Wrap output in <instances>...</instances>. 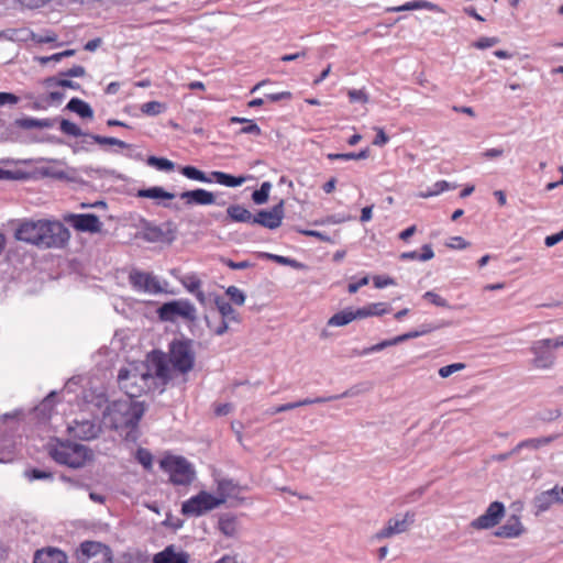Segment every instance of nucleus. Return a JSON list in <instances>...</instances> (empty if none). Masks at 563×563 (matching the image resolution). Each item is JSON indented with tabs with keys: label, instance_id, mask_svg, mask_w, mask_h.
Instances as JSON below:
<instances>
[{
	"label": "nucleus",
	"instance_id": "f704fd0d",
	"mask_svg": "<svg viewBox=\"0 0 563 563\" xmlns=\"http://www.w3.org/2000/svg\"><path fill=\"white\" fill-rule=\"evenodd\" d=\"M140 198L148 199H174L175 195L166 191L163 187L154 186L145 189H140L136 194Z\"/></svg>",
	"mask_w": 563,
	"mask_h": 563
},
{
	"label": "nucleus",
	"instance_id": "4c0bfd02",
	"mask_svg": "<svg viewBox=\"0 0 563 563\" xmlns=\"http://www.w3.org/2000/svg\"><path fill=\"white\" fill-rule=\"evenodd\" d=\"M369 156V148H364L358 153H329L327 158L329 161H351V159H366Z\"/></svg>",
	"mask_w": 563,
	"mask_h": 563
},
{
	"label": "nucleus",
	"instance_id": "c9c22d12",
	"mask_svg": "<svg viewBox=\"0 0 563 563\" xmlns=\"http://www.w3.org/2000/svg\"><path fill=\"white\" fill-rule=\"evenodd\" d=\"M355 320V316L352 313V309H344L334 313L329 320L328 325L330 327H343Z\"/></svg>",
	"mask_w": 563,
	"mask_h": 563
},
{
	"label": "nucleus",
	"instance_id": "dca6fc26",
	"mask_svg": "<svg viewBox=\"0 0 563 563\" xmlns=\"http://www.w3.org/2000/svg\"><path fill=\"white\" fill-rule=\"evenodd\" d=\"M285 217L284 200H280L271 210H260L253 216V224H260L264 228L274 230L282 225Z\"/></svg>",
	"mask_w": 563,
	"mask_h": 563
},
{
	"label": "nucleus",
	"instance_id": "a19ab883",
	"mask_svg": "<svg viewBox=\"0 0 563 563\" xmlns=\"http://www.w3.org/2000/svg\"><path fill=\"white\" fill-rule=\"evenodd\" d=\"M262 256L267 260H271L277 264L290 266L292 268H302L303 267V265L301 263H299L296 260L290 258V257L272 254V253H263Z\"/></svg>",
	"mask_w": 563,
	"mask_h": 563
},
{
	"label": "nucleus",
	"instance_id": "4468645a",
	"mask_svg": "<svg viewBox=\"0 0 563 563\" xmlns=\"http://www.w3.org/2000/svg\"><path fill=\"white\" fill-rule=\"evenodd\" d=\"M64 220L79 232L99 233L102 230V222L92 213H69Z\"/></svg>",
	"mask_w": 563,
	"mask_h": 563
},
{
	"label": "nucleus",
	"instance_id": "473e14b6",
	"mask_svg": "<svg viewBox=\"0 0 563 563\" xmlns=\"http://www.w3.org/2000/svg\"><path fill=\"white\" fill-rule=\"evenodd\" d=\"M66 109L77 113L82 119H92L93 110L86 101L79 98H71L66 106Z\"/></svg>",
	"mask_w": 563,
	"mask_h": 563
},
{
	"label": "nucleus",
	"instance_id": "052dcab7",
	"mask_svg": "<svg viewBox=\"0 0 563 563\" xmlns=\"http://www.w3.org/2000/svg\"><path fill=\"white\" fill-rule=\"evenodd\" d=\"M374 286L378 289L395 285V279L388 276L377 275L373 277Z\"/></svg>",
	"mask_w": 563,
	"mask_h": 563
},
{
	"label": "nucleus",
	"instance_id": "0e129e2a",
	"mask_svg": "<svg viewBox=\"0 0 563 563\" xmlns=\"http://www.w3.org/2000/svg\"><path fill=\"white\" fill-rule=\"evenodd\" d=\"M376 136L373 140V144L376 146H384L388 143L389 137L382 128H375Z\"/></svg>",
	"mask_w": 563,
	"mask_h": 563
},
{
	"label": "nucleus",
	"instance_id": "f257e3e1",
	"mask_svg": "<svg viewBox=\"0 0 563 563\" xmlns=\"http://www.w3.org/2000/svg\"><path fill=\"white\" fill-rule=\"evenodd\" d=\"M14 236L38 249H63L67 245L70 233L59 221L24 220L16 228Z\"/></svg>",
	"mask_w": 563,
	"mask_h": 563
},
{
	"label": "nucleus",
	"instance_id": "9b49d317",
	"mask_svg": "<svg viewBox=\"0 0 563 563\" xmlns=\"http://www.w3.org/2000/svg\"><path fill=\"white\" fill-rule=\"evenodd\" d=\"M225 503V497H216L205 490L190 497L181 505V514L190 517H199Z\"/></svg>",
	"mask_w": 563,
	"mask_h": 563
},
{
	"label": "nucleus",
	"instance_id": "393cba45",
	"mask_svg": "<svg viewBox=\"0 0 563 563\" xmlns=\"http://www.w3.org/2000/svg\"><path fill=\"white\" fill-rule=\"evenodd\" d=\"M189 554L185 551H176L174 545L166 547L163 551L156 553L153 563H188Z\"/></svg>",
	"mask_w": 563,
	"mask_h": 563
},
{
	"label": "nucleus",
	"instance_id": "69168bd1",
	"mask_svg": "<svg viewBox=\"0 0 563 563\" xmlns=\"http://www.w3.org/2000/svg\"><path fill=\"white\" fill-rule=\"evenodd\" d=\"M369 311L373 312V316H382L389 311V308L385 302H375L368 305Z\"/></svg>",
	"mask_w": 563,
	"mask_h": 563
},
{
	"label": "nucleus",
	"instance_id": "e433bc0d",
	"mask_svg": "<svg viewBox=\"0 0 563 563\" xmlns=\"http://www.w3.org/2000/svg\"><path fill=\"white\" fill-rule=\"evenodd\" d=\"M180 173L187 177L188 179H191V180H197V181H201V183H212V178L211 176H207L202 170L198 169L197 167L195 166H190V165H187V166H183L180 168Z\"/></svg>",
	"mask_w": 563,
	"mask_h": 563
},
{
	"label": "nucleus",
	"instance_id": "c03bdc74",
	"mask_svg": "<svg viewBox=\"0 0 563 563\" xmlns=\"http://www.w3.org/2000/svg\"><path fill=\"white\" fill-rule=\"evenodd\" d=\"M143 239L147 242H161L164 239V231L156 225H146L143 231Z\"/></svg>",
	"mask_w": 563,
	"mask_h": 563
},
{
	"label": "nucleus",
	"instance_id": "79ce46f5",
	"mask_svg": "<svg viewBox=\"0 0 563 563\" xmlns=\"http://www.w3.org/2000/svg\"><path fill=\"white\" fill-rule=\"evenodd\" d=\"M454 188H455V185H452V184L448 183L446 180H439L432 186V188H430L429 190H427L424 192H421L420 197H422V198L433 197V196L440 195L443 191L454 189Z\"/></svg>",
	"mask_w": 563,
	"mask_h": 563
},
{
	"label": "nucleus",
	"instance_id": "5fc2aeb1",
	"mask_svg": "<svg viewBox=\"0 0 563 563\" xmlns=\"http://www.w3.org/2000/svg\"><path fill=\"white\" fill-rule=\"evenodd\" d=\"M499 43V38L498 37H487V36H483V37H479L477 41H475L473 43V46L478 48V49H485V48H488V47H493L495 46L496 44Z\"/></svg>",
	"mask_w": 563,
	"mask_h": 563
},
{
	"label": "nucleus",
	"instance_id": "bf43d9fd",
	"mask_svg": "<svg viewBox=\"0 0 563 563\" xmlns=\"http://www.w3.org/2000/svg\"><path fill=\"white\" fill-rule=\"evenodd\" d=\"M59 75L62 77H84L86 75V69L81 65H75L65 71H60Z\"/></svg>",
	"mask_w": 563,
	"mask_h": 563
},
{
	"label": "nucleus",
	"instance_id": "864d4df0",
	"mask_svg": "<svg viewBox=\"0 0 563 563\" xmlns=\"http://www.w3.org/2000/svg\"><path fill=\"white\" fill-rule=\"evenodd\" d=\"M465 367H466V365L464 363H453V364H450L446 366H442L439 369V375L442 378H448L452 374L460 372V371L464 369Z\"/></svg>",
	"mask_w": 563,
	"mask_h": 563
},
{
	"label": "nucleus",
	"instance_id": "cd10ccee",
	"mask_svg": "<svg viewBox=\"0 0 563 563\" xmlns=\"http://www.w3.org/2000/svg\"><path fill=\"white\" fill-rule=\"evenodd\" d=\"M427 9L429 11H440V8L429 1L426 0H415L406 2L401 5L389 7L386 9L387 12H402V11H412V10H421Z\"/></svg>",
	"mask_w": 563,
	"mask_h": 563
},
{
	"label": "nucleus",
	"instance_id": "5701e85b",
	"mask_svg": "<svg viewBox=\"0 0 563 563\" xmlns=\"http://www.w3.org/2000/svg\"><path fill=\"white\" fill-rule=\"evenodd\" d=\"M179 197L186 205L209 206L216 202L214 195L202 188L184 191Z\"/></svg>",
	"mask_w": 563,
	"mask_h": 563
},
{
	"label": "nucleus",
	"instance_id": "9d476101",
	"mask_svg": "<svg viewBox=\"0 0 563 563\" xmlns=\"http://www.w3.org/2000/svg\"><path fill=\"white\" fill-rule=\"evenodd\" d=\"M78 563H113L111 549L97 541H84L75 551Z\"/></svg>",
	"mask_w": 563,
	"mask_h": 563
},
{
	"label": "nucleus",
	"instance_id": "7c9ffc66",
	"mask_svg": "<svg viewBox=\"0 0 563 563\" xmlns=\"http://www.w3.org/2000/svg\"><path fill=\"white\" fill-rule=\"evenodd\" d=\"M357 393H358V390H356L355 388H351L340 395H334V396H329V397L306 398L302 400L295 401L294 404L296 405V408H298V407H302V406H308V405H313V404H323V402H328V401H332V400H336V399H341V398H345V397H351V396L356 395Z\"/></svg>",
	"mask_w": 563,
	"mask_h": 563
},
{
	"label": "nucleus",
	"instance_id": "4be33fe9",
	"mask_svg": "<svg viewBox=\"0 0 563 563\" xmlns=\"http://www.w3.org/2000/svg\"><path fill=\"white\" fill-rule=\"evenodd\" d=\"M33 563H68V556L58 548L45 547L35 551Z\"/></svg>",
	"mask_w": 563,
	"mask_h": 563
},
{
	"label": "nucleus",
	"instance_id": "6ab92c4d",
	"mask_svg": "<svg viewBox=\"0 0 563 563\" xmlns=\"http://www.w3.org/2000/svg\"><path fill=\"white\" fill-rule=\"evenodd\" d=\"M419 336H421V332H418L416 330L409 331L407 333L397 335V336H395L393 339L384 340V341H382V342H379L377 344H374L372 346L365 347L363 350H360V351L358 350H354L353 354L356 355V356H365V355H368L371 353L383 351L386 347H389V346H393V345H397V344L402 343V342H405L407 340L416 339V338H419Z\"/></svg>",
	"mask_w": 563,
	"mask_h": 563
},
{
	"label": "nucleus",
	"instance_id": "423d86ee",
	"mask_svg": "<svg viewBox=\"0 0 563 563\" xmlns=\"http://www.w3.org/2000/svg\"><path fill=\"white\" fill-rule=\"evenodd\" d=\"M195 342L188 338L174 339L169 343L168 356L174 369L181 374L189 373L195 367Z\"/></svg>",
	"mask_w": 563,
	"mask_h": 563
},
{
	"label": "nucleus",
	"instance_id": "37998d69",
	"mask_svg": "<svg viewBox=\"0 0 563 563\" xmlns=\"http://www.w3.org/2000/svg\"><path fill=\"white\" fill-rule=\"evenodd\" d=\"M181 285L186 288L190 294H195L201 287V279L196 274L185 275L180 279Z\"/></svg>",
	"mask_w": 563,
	"mask_h": 563
},
{
	"label": "nucleus",
	"instance_id": "e2e57ef3",
	"mask_svg": "<svg viewBox=\"0 0 563 563\" xmlns=\"http://www.w3.org/2000/svg\"><path fill=\"white\" fill-rule=\"evenodd\" d=\"M266 100L271 102H278L282 100H289L291 98V92L289 91H282V92H274V93H267L265 95Z\"/></svg>",
	"mask_w": 563,
	"mask_h": 563
},
{
	"label": "nucleus",
	"instance_id": "49530a36",
	"mask_svg": "<svg viewBox=\"0 0 563 563\" xmlns=\"http://www.w3.org/2000/svg\"><path fill=\"white\" fill-rule=\"evenodd\" d=\"M56 393L48 394L43 401L35 408L43 416H49L55 405Z\"/></svg>",
	"mask_w": 563,
	"mask_h": 563
},
{
	"label": "nucleus",
	"instance_id": "c85d7f7f",
	"mask_svg": "<svg viewBox=\"0 0 563 563\" xmlns=\"http://www.w3.org/2000/svg\"><path fill=\"white\" fill-rule=\"evenodd\" d=\"M227 218L232 222L253 224V214L242 205H230L227 209Z\"/></svg>",
	"mask_w": 563,
	"mask_h": 563
},
{
	"label": "nucleus",
	"instance_id": "aec40b11",
	"mask_svg": "<svg viewBox=\"0 0 563 563\" xmlns=\"http://www.w3.org/2000/svg\"><path fill=\"white\" fill-rule=\"evenodd\" d=\"M68 433L80 440H91L98 437L100 428L91 420H74L67 427Z\"/></svg>",
	"mask_w": 563,
	"mask_h": 563
},
{
	"label": "nucleus",
	"instance_id": "f03ea898",
	"mask_svg": "<svg viewBox=\"0 0 563 563\" xmlns=\"http://www.w3.org/2000/svg\"><path fill=\"white\" fill-rule=\"evenodd\" d=\"M145 412L143 401L130 398L110 402L103 411L104 422L114 430H134Z\"/></svg>",
	"mask_w": 563,
	"mask_h": 563
},
{
	"label": "nucleus",
	"instance_id": "bb28decb",
	"mask_svg": "<svg viewBox=\"0 0 563 563\" xmlns=\"http://www.w3.org/2000/svg\"><path fill=\"white\" fill-rule=\"evenodd\" d=\"M558 438H559L558 434H552V435H548V437L526 439V440L520 441L515 446V451H517L518 454L522 450L537 451V450H539V449H541L543 446H547V445L551 444Z\"/></svg>",
	"mask_w": 563,
	"mask_h": 563
},
{
	"label": "nucleus",
	"instance_id": "f3484780",
	"mask_svg": "<svg viewBox=\"0 0 563 563\" xmlns=\"http://www.w3.org/2000/svg\"><path fill=\"white\" fill-rule=\"evenodd\" d=\"M129 280L137 291L155 295L163 290L158 279L150 273L132 271L129 275Z\"/></svg>",
	"mask_w": 563,
	"mask_h": 563
},
{
	"label": "nucleus",
	"instance_id": "2eb2a0df",
	"mask_svg": "<svg viewBox=\"0 0 563 563\" xmlns=\"http://www.w3.org/2000/svg\"><path fill=\"white\" fill-rule=\"evenodd\" d=\"M505 515V506L500 501L492 503L483 515L471 522L477 530L490 529L497 526Z\"/></svg>",
	"mask_w": 563,
	"mask_h": 563
},
{
	"label": "nucleus",
	"instance_id": "58836bf2",
	"mask_svg": "<svg viewBox=\"0 0 563 563\" xmlns=\"http://www.w3.org/2000/svg\"><path fill=\"white\" fill-rule=\"evenodd\" d=\"M146 163L148 166L163 172H172L175 168V163L165 157L148 156Z\"/></svg>",
	"mask_w": 563,
	"mask_h": 563
},
{
	"label": "nucleus",
	"instance_id": "ddd939ff",
	"mask_svg": "<svg viewBox=\"0 0 563 563\" xmlns=\"http://www.w3.org/2000/svg\"><path fill=\"white\" fill-rule=\"evenodd\" d=\"M549 340L533 341L530 346V352L533 355L531 364L538 369H551L556 362V355L552 347L549 345Z\"/></svg>",
	"mask_w": 563,
	"mask_h": 563
},
{
	"label": "nucleus",
	"instance_id": "4d7b16f0",
	"mask_svg": "<svg viewBox=\"0 0 563 563\" xmlns=\"http://www.w3.org/2000/svg\"><path fill=\"white\" fill-rule=\"evenodd\" d=\"M25 475L29 477L30 481L48 479L53 477L52 473L38 468L26 471Z\"/></svg>",
	"mask_w": 563,
	"mask_h": 563
},
{
	"label": "nucleus",
	"instance_id": "39448f33",
	"mask_svg": "<svg viewBox=\"0 0 563 563\" xmlns=\"http://www.w3.org/2000/svg\"><path fill=\"white\" fill-rule=\"evenodd\" d=\"M148 378L145 377L140 365H133L129 368H121L118 374V383L121 390L128 398L134 400L143 394L154 391Z\"/></svg>",
	"mask_w": 563,
	"mask_h": 563
},
{
	"label": "nucleus",
	"instance_id": "a18cd8bd",
	"mask_svg": "<svg viewBox=\"0 0 563 563\" xmlns=\"http://www.w3.org/2000/svg\"><path fill=\"white\" fill-rule=\"evenodd\" d=\"M165 109H166V106L159 101H150V102L143 103L141 106L142 113L150 115V117L158 115L162 112H164Z\"/></svg>",
	"mask_w": 563,
	"mask_h": 563
},
{
	"label": "nucleus",
	"instance_id": "de8ad7c7",
	"mask_svg": "<svg viewBox=\"0 0 563 563\" xmlns=\"http://www.w3.org/2000/svg\"><path fill=\"white\" fill-rule=\"evenodd\" d=\"M25 99L31 101V103L27 104V108L34 111H44L49 107V103L46 101L45 97L35 98L33 93H26Z\"/></svg>",
	"mask_w": 563,
	"mask_h": 563
},
{
	"label": "nucleus",
	"instance_id": "6e6d98bb",
	"mask_svg": "<svg viewBox=\"0 0 563 563\" xmlns=\"http://www.w3.org/2000/svg\"><path fill=\"white\" fill-rule=\"evenodd\" d=\"M221 263L231 269H246L253 266V264L249 261L233 262L232 260L224 257L221 258Z\"/></svg>",
	"mask_w": 563,
	"mask_h": 563
},
{
	"label": "nucleus",
	"instance_id": "338daca9",
	"mask_svg": "<svg viewBox=\"0 0 563 563\" xmlns=\"http://www.w3.org/2000/svg\"><path fill=\"white\" fill-rule=\"evenodd\" d=\"M467 245H468V242H466L462 236H453L446 243L448 247L460 249V250L465 249Z\"/></svg>",
	"mask_w": 563,
	"mask_h": 563
},
{
	"label": "nucleus",
	"instance_id": "7ed1b4c3",
	"mask_svg": "<svg viewBox=\"0 0 563 563\" xmlns=\"http://www.w3.org/2000/svg\"><path fill=\"white\" fill-rule=\"evenodd\" d=\"M49 455L56 463L71 468H80L92 459L90 449L70 441H57L49 448Z\"/></svg>",
	"mask_w": 563,
	"mask_h": 563
},
{
	"label": "nucleus",
	"instance_id": "1a4fd4ad",
	"mask_svg": "<svg viewBox=\"0 0 563 563\" xmlns=\"http://www.w3.org/2000/svg\"><path fill=\"white\" fill-rule=\"evenodd\" d=\"M213 303L221 316L219 323L214 324L208 314L205 316V321L208 329L218 336L223 335L229 330L230 322L240 323L241 319L239 313L234 310L232 305L228 302L223 297L214 295Z\"/></svg>",
	"mask_w": 563,
	"mask_h": 563
},
{
	"label": "nucleus",
	"instance_id": "680f3d73",
	"mask_svg": "<svg viewBox=\"0 0 563 563\" xmlns=\"http://www.w3.org/2000/svg\"><path fill=\"white\" fill-rule=\"evenodd\" d=\"M20 101V98L12 92H0V107L13 106Z\"/></svg>",
	"mask_w": 563,
	"mask_h": 563
},
{
	"label": "nucleus",
	"instance_id": "a211bd4d",
	"mask_svg": "<svg viewBox=\"0 0 563 563\" xmlns=\"http://www.w3.org/2000/svg\"><path fill=\"white\" fill-rule=\"evenodd\" d=\"M415 522V514L407 511L402 518H390L387 525L376 533L377 539L390 538L402 533Z\"/></svg>",
	"mask_w": 563,
	"mask_h": 563
},
{
	"label": "nucleus",
	"instance_id": "b1692460",
	"mask_svg": "<svg viewBox=\"0 0 563 563\" xmlns=\"http://www.w3.org/2000/svg\"><path fill=\"white\" fill-rule=\"evenodd\" d=\"M56 122H60L58 118H19L15 119L13 125L21 130H32V129H51L55 125Z\"/></svg>",
	"mask_w": 563,
	"mask_h": 563
},
{
	"label": "nucleus",
	"instance_id": "2f4dec72",
	"mask_svg": "<svg viewBox=\"0 0 563 563\" xmlns=\"http://www.w3.org/2000/svg\"><path fill=\"white\" fill-rule=\"evenodd\" d=\"M219 530L229 538L235 537L239 531V521L235 516L223 515L219 518Z\"/></svg>",
	"mask_w": 563,
	"mask_h": 563
},
{
	"label": "nucleus",
	"instance_id": "6e6552de",
	"mask_svg": "<svg viewBox=\"0 0 563 563\" xmlns=\"http://www.w3.org/2000/svg\"><path fill=\"white\" fill-rule=\"evenodd\" d=\"M163 471L169 474V481L174 485H190L195 479L192 465L183 456H167L161 461Z\"/></svg>",
	"mask_w": 563,
	"mask_h": 563
},
{
	"label": "nucleus",
	"instance_id": "20e7f679",
	"mask_svg": "<svg viewBox=\"0 0 563 563\" xmlns=\"http://www.w3.org/2000/svg\"><path fill=\"white\" fill-rule=\"evenodd\" d=\"M141 368L147 382H150L152 389L162 394L167 384L172 379V369L163 353H153L146 363H142Z\"/></svg>",
	"mask_w": 563,
	"mask_h": 563
},
{
	"label": "nucleus",
	"instance_id": "09e8293b",
	"mask_svg": "<svg viewBox=\"0 0 563 563\" xmlns=\"http://www.w3.org/2000/svg\"><path fill=\"white\" fill-rule=\"evenodd\" d=\"M231 301L238 306H242L245 302V294L236 286H229L225 290Z\"/></svg>",
	"mask_w": 563,
	"mask_h": 563
},
{
	"label": "nucleus",
	"instance_id": "c756f323",
	"mask_svg": "<svg viewBox=\"0 0 563 563\" xmlns=\"http://www.w3.org/2000/svg\"><path fill=\"white\" fill-rule=\"evenodd\" d=\"M210 176L212 178V181H217L218 184L227 187H239L243 185L246 180V176H233L230 174H227L224 172L213 170L210 173Z\"/></svg>",
	"mask_w": 563,
	"mask_h": 563
},
{
	"label": "nucleus",
	"instance_id": "603ef678",
	"mask_svg": "<svg viewBox=\"0 0 563 563\" xmlns=\"http://www.w3.org/2000/svg\"><path fill=\"white\" fill-rule=\"evenodd\" d=\"M422 297H423V299H427L428 301H430L432 305H434L437 307H442V308L450 307L449 302L444 298H442L440 295H438L437 292H434L432 290L424 292Z\"/></svg>",
	"mask_w": 563,
	"mask_h": 563
},
{
	"label": "nucleus",
	"instance_id": "ea45409f",
	"mask_svg": "<svg viewBox=\"0 0 563 563\" xmlns=\"http://www.w3.org/2000/svg\"><path fill=\"white\" fill-rule=\"evenodd\" d=\"M30 31L27 29H7L0 32V38L9 41H25Z\"/></svg>",
	"mask_w": 563,
	"mask_h": 563
},
{
	"label": "nucleus",
	"instance_id": "3c124183",
	"mask_svg": "<svg viewBox=\"0 0 563 563\" xmlns=\"http://www.w3.org/2000/svg\"><path fill=\"white\" fill-rule=\"evenodd\" d=\"M236 485L233 481L222 479L218 483L219 497L224 496L225 498L235 492Z\"/></svg>",
	"mask_w": 563,
	"mask_h": 563
},
{
	"label": "nucleus",
	"instance_id": "412c9836",
	"mask_svg": "<svg viewBox=\"0 0 563 563\" xmlns=\"http://www.w3.org/2000/svg\"><path fill=\"white\" fill-rule=\"evenodd\" d=\"M554 504H563V498L559 496L555 487L541 492L533 498L536 515L548 511Z\"/></svg>",
	"mask_w": 563,
	"mask_h": 563
},
{
	"label": "nucleus",
	"instance_id": "72a5a7b5",
	"mask_svg": "<svg viewBox=\"0 0 563 563\" xmlns=\"http://www.w3.org/2000/svg\"><path fill=\"white\" fill-rule=\"evenodd\" d=\"M230 123H241L243 126L238 131V134H251L258 136L262 134V130L257 123H255L251 119L241 118V117H232L230 119Z\"/></svg>",
	"mask_w": 563,
	"mask_h": 563
},
{
	"label": "nucleus",
	"instance_id": "8fccbe9b",
	"mask_svg": "<svg viewBox=\"0 0 563 563\" xmlns=\"http://www.w3.org/2000/svg\"><path fill=\"white\" fill-rule=\"evenodd\" d=\"M135 457L137 462L144 466V468L150 470L152 467L153 456L146 449H137Z\"/></svg>",
	"mask_w": 563,
	"mask_h": 563
},
{
	"label": "nucleus",
	"instance_id": "13d9d810",
	"mask_svg": "<svg viewBox=\"0 0 563 563\" xmlns=\"http://www.w3.org/2000/svg\"><path fill=\"white\" fill-rule=\"evenodd\" d=\"M349 99L351 102H363L366 103L368 101V97L364 90L352 89L347 92Z\"/></svg>",
	"mask_w": 563,
	"mask_h": 563
},
{
	"label": "nucleus",
	"instance_id": "a878e982",
	"mask_svg": "<svg viewBox=\"0 0 563 563\" xmlns=\"http://www.w3.org/2000/svg\"><path fill=\"white\" fill-rule=\"evenodd\" d=\"M523 532L522 523L518 516H511L507 521L500 526L496 531L495 536L498 538H517Z\"/></svg>",
	"mask_w": 563,
	"mask_h": 563
},
{
	"label": "nucleus",
	"instance_id": "774afa93",
	"mask_svg": "<svg viewBox=\"0 0 563 563\" xmlns=\"http://www.w3.org/2000/svg\"><path fill=\"white\" fill-rule=\"evenodd\" d=\"M561 241H563V229L555 234L548 235L544 240V244L548 247H552V246L556 245L558 243H560Z\"/></svg>",
	"mask_w": 563,
	"mask_h": 563
},
{
	"label": "nucleus",
	"instance_id": "f8f14e48",
	"mask_svg": "<svg viewBox=\"0 0 563 563\" xmlns=\"http://www.w3.org/2000/svg\"><path fill=\"white\" fill-rule=\"evenodd\" d=\"M59 130L69 136L79 137L86 136L91 140L92 143H97L99 145H115L120 148H132V145L121 141L117 137L112 136H102L99 134L85 133L76 123L67 120L60 119Z\"/></svg>",
	"mask_w": 563,
	"mask_h": 563
},
{
	"label": "nucleus",
	"instance_id": "0eeeda50",
	"mask_svg": "<svg viewBox=\"0 0 563 563\" xmlns=\"http://www.w3.org/2000/svg\"><path fill=\"white\" fill-rule=\"evenodd\" d=\"M157 316L163 322L175 323L178 319L195 322L197 309L188 299H177L163 303L157 309Z\"/></svg>",
	"mask_w": 563,
	"mask_h": 563
}]
</instances>
